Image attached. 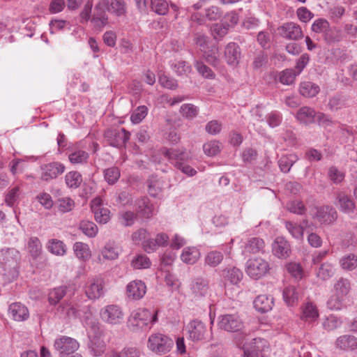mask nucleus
<instances>
[{
  "mask_svg": "<svg viewBox=\"0 0 357 357\" xmlns=\"http://www.w3.org/2000/svg\"><path fill=\"white\" fill-rule=\"evenodd\" d=\"M243 272L236 267L224 271L225 279L233 284H238L243 279Z\"/></svg>",
  "mask_w": 357,
  "mask_h": 357,
  "instance_id": "obj_41",
  "label": "nucleus"
},
{
  "mask_svg": "<svg viewBox=\"0 0 357 357\" xmlns=\"http://www.w3.org/2000/svg\"><path fill=\"white\" fill-rule=\"evenodd\" d=\"M335 200L336 206L342 213L349 215L355 213L356 204L350 195L344 192H339L337 194Z\"/></svg>",
  "mask_w": 357,
  "mask_h": 357,
  "instance_id": "obj_17",
  "label": "nucleus"
},
{
  "mask_svg": "<svg viewBox=\"0 0 357 357\" xmlns=\"http://www.w3.org/2000/svg\"><path fill=\"white\" fill-rule=\"evenodd\" d=\"M203 56L209 64L216 66L219 63L218 48L215 45H211L206 49H202Z\"/></svg>",
  "mask_w": 357,
  "mask_h": 357,
  "instance_id": "obj_35",
  "label": "nucleus"
},
{
  "mask_svg": "<svg viewBox=\"0 0 357 357\" xmlns=\"http://www.w3.org/2000/svg\"><path fill=\"white\" fill-rule=\"evenodd\" d=\"M340 264L344 270H354L357 267V257L354 254L344 256L341 259Z\"/></svg>",
  "mask_w": 357,
  "mask_h": 357,
  "instance_id": "obj_59",
  "label": "nucleus"
},
{
  "mask_svg": "<svg viewBox=\"0 0 357 357\" xmlns=\"http://www.w3.org/2000/svg\"><path fill=\"white\" fill-rule=\"evenodd\" d=\"M161 153L168 159L171 163L174 164L176 167H177V165L181 164L188 158V155L185 151L176 149L163 147L161 149Z\"/></svg>",
  "mask_w": 357,
  "mask_h": 357,
  "instance_id": "obj_20",
  "label": "nucleus"
},
{
  "mask_svg": "<svg viewBox=\"0 0 357 357\" xmlns=\"http://www.w3.org/2000/svg\"><path fill=\"white\" fill-rule=\"evenodd\" d=\"M195 68L203 77L211 79H215V74L203 61H196Z\"/></svg>",
  "mask_w": 357,
  "mask_h": 357,
  "instance_id": "obj_57",
  "label": "nucleus"
},
{
  "mask_svg": "<svg viewBox=\"0 0 357 357\" xmlns=\"http://www.w3.org/2000/svg\"><path fill=\"white\" fill-rule=\"evenodd\" d=\"M189 337L192 341L210 340L212 338V331H208L204 323L198 319H194L188 325Z\"/></svg>",
  "mask_w": 357,
  "mask_h": 357,
  "instance_id": "obj_5",
  "label": "nucleus"
},
{
  "mask_svg": "<svg viewBox=\"0 0 357 357\" xmlns=\"http://www.w3.org/2000/svg\"><path fill=\"white\" fill-rule=\"evenodd\" d=\"M47 250L55 255L62 256L66 252V247L64 243L58 239L49 240L47 245Z\"/></svg>",
  "mask_w": 357,
  "mask_h": 357,
  "instance_id": "obj_38",
  "label": "nucleus"
},
{
  "mask_svg": "<svg viewBox=\"0 0 357 357\" xmlns=\"http://www.w3.org/2000/svg\"><path fill=\"white\" fill-rule=\"evenodd\" d=\"M265 243L259 237L250 238L245 245L244 252L250 254H258L264 252Z\"/></svg>",
  "mask_w": 357,
  "mask_h": 357,
  "instance_id": "obj_29",
  "label": "nucleus"
},
{
  "mask_svg": "<svg viewBox=\"0 0 357 357\" xmlns=\"http://www.w3.org/2000/svg\"><path fill=\"white\" fill-rule=\"evenodd\" d=\"M103 137L109 146L121 149L126 147L130 139V132L123 128H109L105 130Z\"/></svg>",
  "mask_w": 357,
  "mask_h": 357,
  "instance_id": "obj_4",
  "label": "nucleus"
},
{
  "mask_svg": "<svg viewBox=\"0 0 357 357\" xmlns=\"http://www.w3.org/2000/svg\"><path fill=\"white\" fill-rule=\"evenodd\" d=\"M102 320L107 324L115 325L122 322L123 312L117 305H108L100 311Z\"/></svg>",
  "mask_w": 357,
  "mask_h": 357,
  "instance_id": "obj_9",
  "label": "nucleus"
},
{
  "mask_svg": "<svg viewBox=\"0 0 357 357\" xmlns=\"http://www.w3.org/2000/svg\"><path fill=\"white\" fill-rule=\"evenodd\" d=\"M269 270L270 266L268 262L261 258L249 259L247 261L246 273L253 279L257 280L261 278Z\"/></svg>",
  "mask_w": 357,
  "mask_h": 357,
  "instance_id": "obj_8",
  "label": "nucleus"
},
{
  "mask_svg": "<svg viewBox=\"0 0 357 357\" xmlns=\"http://www.w3.org/2000/svg\"><path fill=\"white\" fill-rule=\"evenodd\" d=\"M20 252L13 248H4L0 250V263L5 266H12L20 259Z\"/></svg>",
  "mask_w": 357,
  "mask_h": 357,
  "instance_id": "obj_25",
  "label": "nucleus"
},
{
  "mask_svg": "<svg viewBox=\"0 0 357 357\" xmlns=\"http://www.w3.org/2000/svg\"><path fill=\"white\" fill-rule=\"evenodd\" d=\"M298 160V157L294 153L282 155L278 160L280 169L283 173H288Z\"/></svg>",
  "mask_w": 357,
  "mask_h": 357,
  "instance_id": "obj_34",
  "label": "nucleus"
},
{
  "mask_svg": "<svg viewBox=\"0 0 357 357\" xmlns=\"http://www.w3.org/2000/svg\"><path fill=\"white\" fill-rule=\"evenodd\" d=\"M65 182L68 187L70 188H77L82 182V176L79 172L71 171L66 174Z\"/></svg>",
  "mask_w": 357,
  "mask_h": 357,
  "instance_id": "obj_42",
  "label": "nucleus"
},
{
  "mask_svg": "<svg viewBox=\"0 0 357 357\" xmlns=\"http://www.w3.org/2000/svg\"><path fill=\"white\" fill-rule=\"evenodd\" d=\"M253 304L257 311L266 313L272 310L274 304L273 298L271 296L261 294L256 297Z\"/></svg>",
  "mask_w": 357,
  "mask_h": 357,
  "instance_id": "obj_27",
  "label": "nucleus"
},
{
  "mask_svg": "<svg viewBox=\"0 0 357 357\" xmlns=\"http://www.w3.org/2000/svg\"><path fill=\"white\" fill-rule=\"evenodd\" d=\"M283 298L288 305H294L298 299V294L294 286H288L283 291Z\"/></svg>",
  "mask_w": 357,
  "mask_h": 357,
  "instance_id": "obj_47",
  "label": "nucleus"
},
{
  "mask_svg": "<svg viewBox=\"0 0 357 357\" xmlns=\"http://www.w3.org/2000/svg\"><path fill=\"white\" fill-rule=\"evenodd\" d=\"M203 150L208 156H215L220 152V142L217 140H211L205 143Z\"/></svg>",
  "mask_w": 357,
  "mask_h": 357,
  "instance_id": "obj_60",
  "label": "nucleus"
},
{
  "mask_svg": "<svg viewBox=\"0 0 357 357\" xmlns=\"http://www.w3.org/2000/svg\"><path fill=\"white\" fill-rule=\"evenodd\" d=\"M120 176V169L117 167H112L104 171L105 179L109 185H113L116 183Z\"/></svg>",
  "mask_w": 357,
  "mask_h": 357,
  "instance_id": "obj_54",
  "label": "nucleus"
},
{
  "mask_svg": "<svg viewBox=\"0 0 357 357\" xmlns=\"http://www.w3.org/2000/svg\"><path fill=\"white\" fill-rule=\"evenodd\" d=\"M69 162L73 165H86L89 158V153L84 150L79 149L76 146H73L68 155Z\"/></svg>",
  "mask_w": 357,
  "mask_h": 357,
  "instance_id": "obj_23",
  "label": "nucleus"
},
{
  "mask_svg": "<svg viewBox=\"0 0 357 357\" xmlns=\"http://www.w3.org/2000/svg\"><path fill=\"white\" fill-rule=\"evenodd\" d=\"M107 11L118 17L126 16L127 3L125 0H99L94 7L91 19V24L96 29L101 30L108 24Z\"/></svg>",
  "mask_w": 357,
  "mask_h": 357,
  "instance_id": "obj_1",
  "label": "nucleus"
},
{
  "mask_svg": "<svg viewBox=\"0 0 357 357\" xmlns=\"http://www.w3.org/2000/svg\"><path fill=\"white\" fill-rule=\"evenodd\" d=\"M137 204V214L143 219H150L154 214V206L149 198L142 197L138 199Z\"/></svg>",
  "mask_w": 357,
  "mask_h": 357,
  "instance_id": "obj_22",
  "label": "nucleus"
},
{
  "mask_svg": "<svg viewBox=\"0 0 357 357\" xmlns=\"http://www.w3.org/2000/svg\"><path fill=\"white\" fill-rule=\"evenodd\" d=\"M278 31L280 35L285 39L298 40L303 37L301 27L292 22L283 24L278 28Z\"/></svg>",
  "mask_w": 357,
  "mask_h": 357,
  "instance_id": "obj_16",
  "label": "nucleus"
},
{
  "mask_svg": "<svg viewBox=\"0 0 357 357\" xmlns=\"http://www.w3.org/2000/svg\"><path fill=\"white\" fill-rule=\"evenodd\" d=\"M218 326L229 333H238L243 329L244 324L238 314H226L218 317Z\"/></svg>",
  "mask_w": 357,
  "mask_h": 357,
  "instance_id": "obj_6",
  "label": "nucleus"
},
{
  "mask_svg": "<svg viewBox=\"0 0 357 357\" xmlns=\"http://www.w3.org/2000/svg\"><path fill=\"white\" fill-rule=\"evenodd\" d=\"M158 321V311L146 308L133 310L127 321L128 329L133 333H142L150 330Z\"/></svg>",
  "mask_w": 357,
  "mask_h": 357,
  "instance_id": "obj_2",
  "label": "nucleus"
},
{
  "mask_svg": "<svg viewBox=\"0 0 357 357\" xmlns=\"http://www.w3.org/2000/svg\"><path fill=\"white\" fill-rule=\"evenodd\" d=\"M131 265L135 269L148 268L151 266V261L146 255L140 254L132 259Z\"/></svg>",
  "mask_w": 357,
  "mask_h": 357,
  "instance_id": "obj_48",
  "label": "nucleus"
},
{
  "mask_svg": "<svg viewBox=\"0 0 357 357\" xmlns=\"http://www.w3.org/2000/svg\"><path fill=\"white\" fill-rule=\"evenodd\" d=\"M315 209L316 212L313 218L321 224L331 225L337 219V212L332 206H320L316 207Z\"/></svg>",
  "mask_w": 357,
  "mask_h": 357,
  "instance_id": "obj_11",
  "label": "nucleus"
},
{
  "mask_svg": "<svg viewBox=\"0 0 357 357\" xmlns=\"http://www.w3.org/2000/svg\"><path fill=\"white\" fill-rule=\"evenodd\" d=\"M199 250L196 247H187L183 249L181 259L187 264H194L200 258Z\"/></svg>",
  "mask_w": 357,
  "mask_h": 357,
  "instance_id": "obj_30",
  "label": "nucleus"
},
{
  "mask_svg": "<svg viewBox=\"0 0 357 357\" xmlns=\"http://www.w3.org/2000/svg\"><path fill=\"white\" fill-rule=\"evenodd\" d=\"M334 275V268L329 263H324L319 267L317 277L323 280H326Z\"/></svg>",
  "mask_w": 357,
  "mask_h": 357,
  "instance_id": "obj_61",
  "label": "nucleus"
},
{
  "mask_svg": "<svg viewBox=\"0 0 357 357\" xmlns=\"http://www.w3.org/2000/svg\"><path fill=\"white\" fill-rule=\"evenodd\" d=\"M169 236L163 232L158 233L155 238L149 236L142 243V249L147 253L155 252L160 247H165L169 243Z\"/></svg>",
  "mask_w": 357,
  "mask_h": 357,
  "instance_id": "obj_13",
  "label": "nucleus"
},
{
  "mask_svg": "<svg viewBox=\"0 0 357 357\" xmlns=\"http://www.w3.org/2000/svg\"><path fill=\"white\" fill-rule=\"evenodd\" d=\"M287 208L291 213L297 215H303L306 211L303 202L298 199L289 202L287 205Z\"/></svg>",
  "mask_w": 357,
  "mask_h": 357,
  "instance_id": "obj_63",
  "label": "nucleus"
},
{
  "mask_svg": "<svg viewBox=\"0 0 357 357\" xmlns=\"http://www.w3.org/2000/svg\"><path fill=\"white\" fill-rule=\"evenodd\" d=\"M9 314L17 321L26 320L29 317L28 308L20 303H13L9 305Z\"/></svg>",
  "mask_w": 357,
  "mask_h": 357,
  "instance_id": "obj_26",
  "label": "nucleus"
},
{
  "mask_svg": "<svg viewBox=\"0 0 357 357\" xmlns=\"http://www.w3.org/2000/svg\"><path fill=\"white\" fill-rule=\"evenodd\" d=\"M320 89L319 86L311 82H303L300 85V93L307 98H313L317 95Z\"/></svg>",
  "mask_w": 357,
  "mask_h": 357,
  "instance_id": "obj_36",
  "label": "nucleus"
},
{
  "mask_svg": "<svg viewBox=\"0 0 357 357\" xmlns=\"http://www.w3.org/2000/svg\"><path fill=\"white\" fill-rule=\"evenodd\" d=\"M334 289L335 294L344 297L351 289L350 282L348 279L341 278L335 283Z\"/></svg>",
  "mask_w": 357,
  "mask_h": 357,
  "instance_id": "obj_46",
  "label": "nucleus"
},
{
  "mask_svg": "<svg viewBox=\"0 0 357 357\" xmlns=\"http://www.w3.org/2000/svg\"><path fill=\"white\" fill-rule=\"evenodd\" d=\"M319 317L317 307L312 303H307L303 308V319L306 321H314Z\"/></svg>",
  "mask_w": 357,
  "mask_h": 357,
  "instance_id": "obj_45",
  "label": "nucleus"
},
{
  "mask_svg": "<svg viewBox=\"0 0 357 357\" xmlns=\"http://www.w3.org/2000/svg\"><path fill=\"white\" fill-rule=\"evenodd\" d=\"M54 347L59 352V357H64L75 354L79 344L75 339L63 335L54 340Z\"/></svg>",
  "mask_w": 357,
  "mask_h": 357,
  "instance_id": "obj_7",
  "label": "nucleus"
},
{
  "mask_svg": "<svg viewBox=\"0 0 357 357\" xmlns=\"http://www.w3.org/2000/svg\"><path fill=\"white\" fill-rule=\"evenodd\" d=\"M40 178L45 181L56 178L61 175L65 169V165L60 162H51L41 166Z\"/></svg>",
  "mask_w": 357,
  "mask_h": 357,
  "instance_id": "obj_12",
  "label": "nucleus"
},
{
  "mask_svg": "<svg viewBox=\"0 0 357 357\" xmlns=\"http://www.w3.org/2000/svg\"><path fill=\"white\" fill-rule=\"evenodd\" d=\"M291 246L283 237H277L273 244V253L280 259H286L290 256Z\"/></svg>",
  "mask_w": 357,
  "mask_h": 357,
  "instance_id": "obj_21",
  "label": "nucleus"
},
{
  "mask_svg": "<svg viewBox=\"0 0 357 357\" xmlns=\"http://www.w3.org/2000/svg\"><path fill=\"white\" fill-rule=\"evenodd\" d=\"M57 208L59 212L62 213L71 211L75 207V202L70 197H62L58 199Z\"/></svg>",
  "mask_w": 357,
  "mask_h": 357,
  "instance_id": "obj_55",
  "label": "nucleus"
},
{
  "mask_svg": "<svg viewBox=\"0 0 357 357\" xmlns=\"http://www.w3.org/2000/svg\"><path fill=\"white\" fill-rule=\"evenodd\" d=\"M120 254V249L114 242H108L101 250V255L106 260H115Z\"/></svg>",
  "mask_w": 357,
  "mask_h": 357,
  "instance_id": "obj_33",
  "label": "nucleus"
},
{
  "mask_svg": "<svg viewBox=\"0 0 357 357\" xmlns=\"http://www.w3.org/2000/svg\"><path fill=\"white\" fill-rule=\"evenodd\" d=\"M328 178L335 184L342 183L345 178V173L338 169L335 166H332L328 172Z\"/></svg>",
  "mask_w": 357,
  "mask_h": 357,
  "instance_id": "obj_62",
  "label": "nucleus"
},
{
  "mask_svg": "<svg viewBox=\"0 0 357 357\" xmlns=\"http://www.w3.org/2000/svg\"><path fill=\"white\" fill-rule=\"evenodd\" d=\"M21 190L20 186H15L10 189L5 196V203L8 206H13L20 198Z\"/></svg>",
  "mask_w": 357,
  "mask_h": 357,
  "instance_id": "obj_56",
  "label": "nucleus"
},
{
  "mask_svg": "<svg viewBox=\"0 0 357 357\" xmlns=\"http://www.w3.org/2000/svg\"><path fill=\"white\" fill-rule=\"evenodd\" d=\"M179 112L183 117L192 119L198 115L199 108L190 103L183 104L181 106Z\"/></svg>",
  "mask_w": 357,
  "mask_h": 357,
  "instance_id": "obj_49",
  "label": "nucleus"
},
{
  "mask_svg": "<svg viewBox=\"0 0 357 357\" xmlns=\"http://www.w3.org/2000/svg\"><path fill=\"white\" fill-rule=\"evenodd\" d=\"M344 37L342 31L337 27H329L324 35L325 40L328 43L340 42Z\"/></svg>",
  "mask_w": 357,
  "mask_h": 357,
  "instance_id": "obj_43",
  "label": "nucleus"
},
{
  "mask_svg": "<svg viewBox=\"0 0 357 357\" xmlns=\"http://www.w3.org/2000/svg\"><path fill=\"white\" fill-rule=\"evenodd\" d=\"M91 208L94 214L95 220L100 224H106L110 219V211L102 206L100 198L91 201Z\"/></svg>",
  "mask_w": 357,
  "mask_h": 357,
  "instance_id": "obj_18",
  "label": "nucleus"
},
{
  "mask_svg": "<svg viewBox=\"0 0 357 357\" xmlns=\"http://www.w3.org/2000/svg\"><path fill=\"white\" fill-rule=\"evenodd\" d=\"M285 227L292 236L296 239H302L303 237L304 229L303 226L291 221L285 222Z\"/></svg>",
  "mask_w": 357,
  "mask_h": 357,
  "instance_id": "obj_50",
  "label": "nucleus"
},
{
  "mask_svg": "<svg viewBox=\"0 0 357 357\" xmlns=\"http://www.w3.org/2000/svg\"><path fill=\"white\" fill-rule=\"evenodd\" d=\"M190 289L193 298L200 300L209 294L208 282L202 278H195L190 284Z\"/></svg>",
  "mask_w": 357,
  "mask_h": 357,
  "instance_id": "obj_15",
  "label": "nucleus"
},
{
  "mask_svg": "<svg viewBox=\"0 0 357 357\" xmlns=\"http://www.w3.org/2000/svg\"><path fill=\"white\" fill-rule=\"evenodd\" d=\"M229 29V24L220 23L213 26L211 31L215 39L223 38L228 33Z\"/></svg>",
  "mask_w": 357,
  "mask_h": 357,
  "instance_id": "obj_64",
  "label": "nucleus"
},
{
  "mask_svg": "<svg viewBox=\"0 0 357 357\" xmlns=\"http://www.w3.org/2000/svg\"><path fill=\"white\" fill-rule=\"evenodd\" d=\"M29 253L33 259H37L42 252V244L38 237H31L27 243Z\"/></svg>",
  "mask_w": 357,
  "mask_h": 357,
  "instance_id": "obj_40",
  "label": "nucleus"
},
{
  "mask_svg": "<svg viewBox=\"0 0 357 357\" xmlns=\"http://www.w3.org/2000/svg\"><path fill=\"white\" fill-rule=\"evenodd\" d=\"M224 256L221 252L213 250L209 252L205 257V263L211 267H216L223 260Z\"/></svg>",
  "mask_w": 357,
  "mask_h": 357,
  "instance_id": "obj_51",
  "label": "nucleus"
},
{
  "mask_svg": "<svg viewBox=\"0 0 357 357\" xmlns=\"http://www.w3.org/2000/svg\"><path fill=\"white\" fill-rule=\"evenodd\" d=\"M151 7L155 13L165 15L169 11V3L166 0H151Z\"/></svg>",
  "mask_w": 357,
  "mask_h": 357,
  "instance_id": "obj_52",
  "label": "nucleus"
},
{
  "mask_svg": "<svg viewBox=\"0 0 357 357\" xmlns=\"http://www.w3.org/2000/svg\"><path fill=\"white\" fill-rule=\"evenodd\" d=\"M335 345L344 351H353L357 349V338L351 335H342L337 338Z\"/></svg>",
  "mask_w": 357,
  "mask_h": 357,
  "instance_id": "obj_24",
  "label": "nucleus"
},
{
  "mask_svg": "<svg viewBox=\"0 0 357 357\" xmlns=\"http://www.w3.org/2000/svg\"><path fill=\"white\" fill-rule=\"evenodd\" d=\"M58 313L61 314L63 317L69 319H75L80 317L82 314H91L89 307L80 308L77 304L61 303L57 308Z\"/></svg>",
  "mask_w": 357,
  "mask_h": 357,
  "instance_id": "obj_14",
  "label": "nucleus"
},
{
  "mask_svg": "<svg viewBox=\"0 0 357 357\" xmlns=\"http://www.w3.org/2000/svg\"><path fill=\"white\" fill-rule=\"evenodd\" d=\"M225 56L229 65L238 64L241 56L239 46L235 43H229L225 47Z\"/></svg>",
  "mask_w": 357,
  "mask_h": 357,
  "instance_id": "obj_28",
  "label": "nucleus"
},
{
  "mask_svg": "<svg viewBox=\"0 0 357 357\" xmlns=\"http://www.w3.org/2000/svg\"><path fill=\"white\" fill-rule=\"evenodd\" d=\"M84 289L86 296L89 299H98L105 294L104 281L99 277L90 278L88 280Z\"/></svg>",
  "mask_w": 357,
  "mask_h": 357,
  "instance_id": "obj_10",
  "label": "nucleus"
},
{
  "mask_svg": "<svg viewBox=\"0 0 357 357\" xmlns=\"http://www.w3.org/2000/svg\"><path fill=\"white\" fill-rule=\"evenodd\" d=\"M88 347L93 356H100L104 353L106 345L102 340L95 336L90 340Z\"/></svg>",
  "mask_w": 357,
  "mask_h": 357,
  "instance_id": "obj_37",
  "label": "nucleus"
},
{
  "mask_svg": "<svg viewBox=\"0 0 357 357\" xmlns=\"http://www.w3.org/2000/svg\"><path fill=\"white\" fill-rule=\"evenodd\" d=\"M146 292V286L142 280H134L128 284L126 294L129 298L137 301L144 297Z\"/></svg>",
  "mask_w": 357,
  "mask_h": 357,
  "instance_id": "obj_19",
  "label": "nucleus"
},
{
  "mask_svg": "<svg viewBox=\"0 0 357 357\" xmlns=\"http://www.w3.org/2000/svg\"><path fill=\"white\" fill-rule=\"evenodd\" d=\"M173 345L174 341L171 338L159 333L151 334L147 342L149 349L158 355L167 354Z\"/></svg>",
  "mask_w": 357,
  "mask_h": 357,
  "instance_id": "obj_3",
  "label": "nucleus"
},
{
  "mask_svg": "<svg viewBox=\"0 0 357 357\" xmlns=\"http://www.w3.org/2000/svg\"><path fill=\"white\" fill-rule=\"evenodd\" d=\"M316 116L315 110L310 107H301L296 114V119L302 123L309 124L314 122Z\"/></svg>",
  "mask_w": 357,
  "mask_h": 357,
  "instance_id": "obj_31",
  "label": "nucleus"
},
{
  "mask_svg": "<svg viewBox=\"0 0 357 357\" xmlns=\"http://www.w3.org/2000/svg\"><path fill=\"white\" fill-rule=\"evenodd\" d=\"M147 114L148 108L146 106H139L132 112L130 121L135 124L139 123L146 116Z\"/></svg>",
  "mask_w": 357,
  "mask_h": 357,
  "instance_id": "obj_58",
  "label": "nucleus"
},
{
  "mask_svg": "<svg viewBox=\"0 0 357 357\" xmlns=\"http://www.w3.org/2000/svg\"><path fill=\"white\" fill-rule=\"evenodd\" d=\"M79 229L89 238H94L98 231L97 225L89 220H82L79 224Z\"/></svg>",
  "mask_w": 357,
  "mask_h": 357,
  "instance_id": "obj_39",
  "label": "nucleus"
},
{
  "mask_svg": "<svg viewBox=\"0 0 357 357\" xmlns=\"http://www.w3.org/2000/svg\"><path fill=\"white\" fill-rule=\"evenodd\" d=\"M67 287L61 286L54 288L48 294V301L50 305L57 304L66 294Z\"/></svg>",
  "mask_w": 357,
  "mask_h": 357,
  "instance_id": "obj_44",
  "label": "nucleus"
},
{
  "mask_svg": "<svg viewBox=\"0 0 357 357\" xmlns=\"http://www.w3.org/2000/svg\"><path fill=\"white\" fill-rule=\"evenodd\" d=\"M326 305L331 310H340L345 307L343 297L335 293L329 298Z\"/></svg>",
  "mask_w": 357,
  "mask_h": 357,
  "instance_id": "obj_53",
  "label": "nucleus"
},
{
  "mask_svg": "<svg viewBox=\"0 0 357 357\" xmlns=\"http://www.w3.org/2000/svg\"><path fill=\"white\" fill-rule=\"evenodd\" d=\"M73 251L75 256L82 261L89 260L91 252L88 244L82 242H76L73 245Z\"/></svg>",
  "mask_w": 357,
  "mask_h": 357,
  "instance_id": "obj_32",
  "label": "nucleus"
}]
</instances>
